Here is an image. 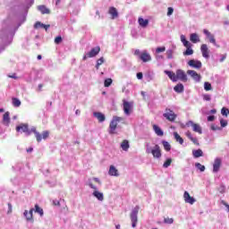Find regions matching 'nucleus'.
Segmentation results:
<instances>
[{
    "label": "nucleus",
    "instance_id": "f257e3e1",
    "mask_svg": "<svg viewBox=\"0 0 229 229\" xmlns=\"http://www.w3.org/2000/svg\"><path fill=\"white\" fill-rule=\"evenodd\" d=\"M165 74H167L168 78L174 82L180 81H182L183 83H187L189 80L187 78V73H185V72L182 69L176 70L175 73L174 72L165 70Z\"/></svg>",
    "mask_w": 229,
    "mask_h": 229
},
{
    "label": "nucleus",
    "instance_id": "f03ea898",
    "mask_svg": "<svg viewBox=\"0 0 229 229\" xmlns=\"http://www.w3.org/2000/svg\"><path fill=\"white\" fill-rule=\"evenodd\" d=\"M16 131H23V133H26V135L30 136L31 135V131L35 133V137L38 140V142H40L42 140V134L40 132L37 131V128L33 127L30 131V126L27 123H21L16 127Z\"/></svg>",
    "mask_w": 229,
    "mask_h": 229
},
{
    "label": "nucleus",
    "instance_id": "7ed1b4c3",
    "mask_svg": "<svg viewBox=\"0 0 229 229\" xmlns=\"http://www.w3.org/2000/svg\"><path fill=\"white\" fill-rule=\"evenodd\" d=\"M123 121V117L114 116L113 120L110 122L109 124V133L110 135H114L115 133V130H117V123Z\"/></svg>",
    "mask_w": 229,
    "mask_h": 229
},
{
    "label": "nucleus",
    "instance_id": "20e7f679",
    "mask_svg": "<svg viewBox=\"0 0 229 229\" xmlns=\"http://www.w3.org/2000/svg\"><path fill=\"white\" fill-rule=\"evenodd\" d=\"M139 214V206H136L132 211L131 212L130 217L132 225V228H135L137 226V223L139 221V218L137 217Z\"/></svg>",
    "mask_w": 229,
    "mask_h": 229
},
{
    "label": "nucleus",
    "instance_id": "39448f33",
    "mask_svg": "<svg viewBox=\"0 0 229 229\" xmlns=\"http://www.w3.org/2000/svg\"><path fill=\"white\" fill-rule=\"evenodd\" d=\"M123 105L125 115H130L133 112V102H128L126 99H123Z\"/></svg>",
    "mask_w": 229,
    "mask_h": 229
},
{
    "label": "nucleus",
    "instance_id": "423d86ee",
    "mask_svg": "<svg viewBox=\"0 0 229 229\" xmlns=\"http://www.w3.org/2000/svg\"><path fill=\"white\" fill-rule=\"evenodd\" d=\"M163 116L167 120L170 121V123H174V121H176V114H174V111L166 108L165 113L163 114Z\"/></svg>",
    "mask_w": 229,
    "mask_h": 229
},
{
    "label": "nucleus",
    "instance_id": "0eeeda50",
    "mask_svg": "<svg viewBox=\"0 0 229 229\" xmlns=\"http://www.w3.org/2000/svg\"><path fill=\"white\" fill-rule=\"evenodd\" d=\"M150 153L152 154L154 158H161L162 157V149L160 146L156 144L151 149Z\"/></svg>",
    "mask_w": 229,
    "mask_h": 229
},
{
    "label": "nucleus",
    "instance_id": "6e6552de",
    "mask_svg": "<svg viewBox=\"0 0 229 229\" xmlns=\"http://www.w3.org/2000/svg\"><path fill=\"white\" fill-rule=\"evenodd\" d=\"M187 74H189V76H191L192 80H194V81H197V82L201 81V75L199 74L196 71L188 70Z\"/></svg>",
    "mask_w": 229,
    "mask_h": 229
},
{
    "label": "nucleus",
    "instance_id": "1a4fd4ad",
    "mask_svg": "<svg viewBox=\"0 0 229 229\" xmlns=\"http://www.w3.org/2000/svg\"><path fill=\"white\" fill-rule=\"evenodd\" d=\"M183 199L185 203H189L190 205H194V203H196V199L191 197V194H189V191H184Z\"/></svg>",
    "mask_w": 229,
    "mask_h": 229
},
{
    "label": "nucleus",
    "instance_id": "9d476101",
    "mask_svg": "<svg viewBox=\"0 0 229 229\" xmlns=\"http://www.w3.org/2000/svg\"><path fill=\"white\" fill-rule=\"evenodd\" d=\"M100 51H101V47H95L87 54V56L88 58H94V56H98V55H99Z\"/></svg>",
    "mask_w": 229,
    "mask_h": 229
},
{
    "label": "nucleus",
    "instance_id": "9b49d317",
    "mask_svg": "<svg viewBox=\"0 0 229 229\" xmlns=\"http://www.w3.org/2000/svg\"><path fill=\"white\" fill-rule=\"evenodd\" d=\"M221 158L216 157L213 164V173H219V169H221Z\"/></svg>",
    "mask_w": 229,
    "mask_h": 229
},
{
    "label": "nucleus",
    "instance_id": "f8f14e48",
    "mask_svg": "<svg viewBox=\"0 0 229 229\" xmlns=\"http://www.w3.org/2000/svg\"><path fill=\"white\" fill-rule=\"evenodd\" d=\"M200 51L202 53V56L204 58H209L210 57V51L208 50V47L207 46V44H202L200 47Z\"/></svg>",
    "mask_w": 229,
    "mask_h": 229
},
{
    "label": "nucleus",
    "instance_id": "ddd939ff",
    "mask_svg": "<svg viewBox=\"0 0 229 229\" xmlns=\"http://www.w3.org/2000/svg\"><path fill=\"white\" fill-rule=\"evenodd\" d=\"M188 65H190V67H193V69H201L202 64L200 61L191 59L188 62Z\"/></svg>",
    "mask_w": 229,
    "mask_h": 229
},
{
    "label": "nucleus",
    "instance_id": "4468645a",
    "mask_svg": "<svg viewBox=\"0 0 229 229\" xmlns=\"http://www.w3.org/2000/svg\"><path fill=\"white\" fill-rule=\"evenodd\" d=\"M35 209L30 208V211L25 210L23 213V216L26 217L27 221H32L33 222V211Z\"/></svg>",
    "mask_w": 229,
    "mask_h": 229
},
{
    "label": "nucleus",
    "instance_id": "2eb2a0df",
    "mask_svg": "<svg viewBox=\"0 0 229 229\" xmlns=\"http://www.w3.org/2000/svg\"><path fill=\"white\" fill-rule=\"evenodd\" d=\"M191 127L193 131H195L196 133H199V135H201V133H203V130L201 129V126L198 123H194L192 122H191Z\"/></svg>",
    "mask_w": 229,
    "mask_h": 229
},
{
    "label": "nucleus",
    "instance_id": "dca6fc26",
    "mask_svg": "<svg viewBox=\"0 0 229 229\" xmlns=\"http://www.w3.org/2000/svg\"><path fill=\"white\" fill-rule=\"evenodd\" d=\"M140 58L144 62H151V55L148 52H142Z\"/></svg>",
    "mask_w": 229,
    "mask_h": 229
},
{
    "label": "nucleus",
    "instance_id": "f3484780",
    "mask_svg": "<svg viewBox=\"0 0 229 229\" xmlns=\"http://www.w3.org/2000/svg\"><path fill=\"white\" fill-rule=\"evenodd\" d=\"M108 13L111 15L112 19H117L119 17V13H117V9L115 7H110Z\"/></svg>",
    "mask_w": 229,
    "mask_h": 229
},
{
    "label": "nucleus",
    "instance_id": "a211bd4d",
    "mask_svg": "<svg viewBox=\"0 0 229 229\" xmlns=\"http://www.w3.org/2000/svg\"><path fill=\"white\" fill-rule=\"evenodd\" d=\"M94 117H96L98 121V123H104L105 119H106L105 117V114L103 113L100 112H95L93 113Z\"/></svg>",
    "mask_w": 229,
    "mask_h": 229
},
{
    "label": "nucleus",
    "instance_id": "6ab92c4d",
    "mask_svg": "<svg viewBox=\"0 0 229 229\" xmlns=\"http://www.w3.org/2000/svg\"><path fill=\"white\" fill-rule=\"evenodd\" d=\"M3 124L10 126V112H5L3 116Z\"/></svg>",
    "mask_w": 229,
    "mask_h": 229
},
{
    "label": "nucleus",
    "instance_id": "aec40b11",
    "mask_svg": "<svg viewBox=\"0 0 229 229\" xmlns=\"http://www.w3.org/2000/svg\"><path fill=\"white\" fill-rule=\"evenodd\" d=\"M108 174L110 176H119V170H117V168L112 165L109 167Z\"/></svg>",
    "mask_w": 229,
    "mask_h": 229
},
{
    "label": "nucleus",
    "instance_id": "412c9836",
    "mask_svg": "<svg viewBox=\"0 0 229 229\" xmlns=\"http://www.w3.org/2000/svg\"><path fill=\"white\" fill-rule=\"evenodd\" d=\"M153 130L155 131V133L158 136V137H164V131H162V129L160 127H158V125L154 124L153 125Z\"/></svg>",
    "mask_w": 229,
    "mask_h": 229
},
{
    "label": "nucleus",
    "instance_id": "4be33fe9",
    "mask_svg": "<svg viewBox=\"0 0 229 229\" xmlns=\"http://www.w3.org/2000/svg\"><path fill=\"white\" fill-rule=\"evenodd\" d=\"M38 10L39 12H41V13H42L43 15H45L46 13H47V14L51 13V11H50L47 7H46V5H38Z\"/></svg>",
    "mask_w": 229,
    "mask_h": 229
},
{
    "label": "nucleus",
    "instance_id": "5701e85b",
    "mask_svg": "<svg viewBox=\"0 0 229 229\" xmlns=\"http://www.w3.org/2000/svg\"><path fill=\"white\" fill-rule=\"evenodd\" d=\"M190 40L193 44H198V42H199V36H198V34H196V33H192L190 36Z\"/></svg>",
    "mask_w": 229,
    "mask_h": 229
},
{
    "label": "nucleus",
    "instance_id": "b1692460",
    "mask_svg": "<svg viewBox=\"0 0 229 229\" xmlns=\"http://www.w3.org/2000/svg\"><path fill=\"white\" fill-rule=\"evenodd\" d=\"M174 92H177V94H182L184 90L183 84L178 83L176 86L174 88Z\"/></svg>",
    "mask_w": 229,
    "mask_h": 229
},
{
    "label": "nucleus",
    "instance_id": "393cba45",
    "mask_svg": "<svg viewBox=\"0 0 229 229\" xmlns=\"http://www.w3.org/2000/svg\"><path fill=\"white\" fill-rule=\"evenodd\" d=\"M121 148L123 151L130 149V142L127 140H123L121 143Z\"/></svg>",
    "mask_w": 229,
    "mask_h": 229
},
{
    "label": "nucleus",
    "instance_id": "a878e982",
    "mask_svg": "<svg viewBox=\"0 0 229 229\" xmlns=\"http://www.w3.org/2000/svg\"><path fill=\"white\" fill-rule=\"evenodd\" d=\"M138 22L141 28H146L149 24V21L143 18H139Z\"/></svg>",
    "mask_w": 229,
    "mask_h": 229
},
{
    "label": "nucleus",
    "instance_id": "bb28decb",
    "mask_svg": "<svg viewBox=\"0 0 229 229\" xmlns=\"http://www.w3.org/2000/svg\"><path fill=\"white\" fill-rule=\"evenodd\" d=\"M93 196H95L98 201H103V199H105L103 193L99 192L98 191H95L93 192Z\"/></svg>",
    "mask_w": 229,
    "mask_h": 229
},
{
    "label": "nucleus",
    "instance_id": "cd10ccee",
    "mask_svg": "<svg viewBox=\"0 0 229 229\" xmlns=\"http://www.w3.org/2000/svg\"><path fill=\"white\" fill-rule=\"evenodd\" d=\"M192 155L194 158H199V157H203V150L201 149H197L192 151Z\"/></svg>",
    "mask_w": 229,
    "mask_h": 229
},
{
    "label": "nucleus",
    "instance_id": "c85d7f7f",
    "mask_svg": "<svg viewBox=\"0 0 229 229\" xmlns=\"http://www.w3.org/2000/svg\"><path fill=\"white\" fill-rule=\"evenodd\" d=\"M181 42H182L184 47H191V42L187 41V38L183 35H181Z\"/></svg>",
    "mask_w": 229,
    "mask_h": 229
},
{
    "label": "nucleus",
    "instance_id": "c756f323",
    "mask_svg": "<svg viewBox=\"0 0 229 229\" xmlns=\"http://www.w3.org/2000/svg\"><path fill=\"white\" fill-rule=\"evenodd\" d=\"M174 139L176 142H179V144H183V138L178 134V132H174Z\"/></svg>",
    "mask_w": 229,
    "mask_h": 229
},
{
    "label": "nucleus",
    "instance_id": "7c9ffc66",
    "mask_svg": "<svg viewBox=\"0 0 229 229\" xmlns=\"http://www.w3.org/2000/svg\"><path fill=\"white\" fill-rule=\"evenodd\" d=\"M184 56H191V55H194V50L190 47H186V51L183 52Z\"/></svg>",
    "mask_w": 229,
    "mask_h": 229
},
{
    "label": "nucleus",
    "instance_id": "2f4dec72",
    "mask_svg": "<svg viewBox=\"0 0 229 229\" xmlns=\"http://www.w3.org/2000/svg\"><path fill=\"white\" fill-rule=\"evenodd\" d=\"M35 212L39 214L40 217L44 216V209H42V208H40V206H38V204L35 205Z\"/></svg>",
    "mask_w": 229,
    "mask_h": 229
},
{
    "label": "nucleus",
    "instance_id": "473e14b6",
    "mask_svg": "<svg viewBox=\"0 0 229 229\" xmlns=\"http://www.w3.org/2000/svg\"><path fill=\"white\" fill-rule=\"evenodd\" d=\"M12 101H13V106H15L16 108H18V106H21V105L20 99L17 98H13Z\"/></svg>",
    "mask_w": 229,
    "mask_h": 229
},
{
    "label": "nucleus",
    "instance_id": "72a5a7b5",
    "mask_svg": "<svg viewBox=\"0 0 229 229\" xmlns=\"http://www.w3.org/2000/svg\"><path fill=\"white\" fill-rule=\"evenodd\" d=\"M162 144H163V148L165 151H171V144H169V142L163 140Z\"/></svg>",
    "mask_w": 229,
    "mask_h": 229
},
{
    "label": "nucleus",
    "instance_id": "f704fd0d",
    "mask_svg": "<svg viewBox=\"0 0 229 229\" xmlns=\"http://www.w3.org/2000/svg\"><path fill=\"white\" fill-rule=\"evenodd\" d=\"M171 164H173V159L172 158H167L165 163L163 164V167L165 169H167V167H169V165H171Z\"/></svg>",
    "mask_w": 229,
    "mask_h": 229
},
{
    "label": "nucleus",
    "instance_id": "c9c22d12",
    "mask_svg": "<svg viewBox=\"0 0 229 229\" xmlns=\"http://www.w3.org/2000/svg\"><path fill=\"white\" fill-rule=\"evenodd\" d=\"M103 64H105V58L100 57L97 61L96 69H99V66L103 65Z\"/></svg>",
    "mask_w": 229,
    "mask_h": 229
},
{
    "label": "nucleus",
    "instance_id": "e433bc0d",
    "mask_svg": "<svg viewBox=\"0 0 229 229\" xmlns=\"http://www.w3.org/2000/svg\"><path fill=\"white\" fill-rule=\"evenodd\" d=\"M195 167H197V169H199V171L201 173L205 171V165H201L200 163H196Z\"/></svg>",
    "mask_w": 229,
    "mask_h": 229
},
{
    "label": "nucleus",
    "instance_id": "4c0bfd02",
    "mask_svg": "<svg viewBox=\"0 0 229 229\" xmlns=\"http://www.w3.org/2000/svg\"><path fill=\"white\" fill-rule=\"evenodd\" d=\"M221 114H222V115H225V117H228V115H229V109L226 108V107H223L221 109Z\"/></svg>",
    "mask_w": 229,
    "mask_h": 229
},
{
    "label": "nucleus",
    "instance_id": "58836bf2",
    "mask_svg": "<svg viewBox=\"0 0 229 229\" xmlns=\"http://www.w3.org/2000/svg\"><path fill=\"white\" fill-rule=\"evenodd\" d=\"M204 89L208 91V90H212V84H210V82H205L204 83Z\"/></svg>",
    "mask_w": 229,
    "mask_h": 229
},
{
    "label": "nucleus",
    "instance_id": "ea45409f",
    "mask_svg": "<svg viewBox=\"0 0 229 229\" xmlns=\"http://www.w3.org/2000/svg\"><path fill=\"white\" fill-rule=\"evenodd\" d=\"M112 79L109 78V79H106L105 81H104V87H110V85H112Z\"/></svg>",
    "mask_w": 229,
    "mask_h": 229
},
{
    "label": "nucleus",
    "instance_id": "a19ab883",
    "mask_svg": "<svg viewBox=\"0 0 229 229\" xmlns=\"http://www.w3.org/2000/svg\"><path fill=\"white\" fill-rule=\"evenodd\" d=\"M164 223H165L166 225H173V223H174V220L173 218L166 217L164 219Z\"/></svg>",
    "mask_w": 229,
    "mask_h": 229
},
{
    "label": "nucleus",
    "instance_id": "79ce46f5",
    "mask_svg": "<svg viewBox=\"0 0 229 229\" xmlns=\"http://www.w3.org/2000/svg\"><path fill=\"white\" fill-rule=\"evenodd\" d=\"M220 124H221L222 128H225V126H228V121H226L225 119H221Z\"/></svg>",
    "mask_w": 229,
    "mask_h": 229
},
{
    "label": "nucleus",
    "instance_id": "37998d69",
    "mask_svg": "<svg viewBox=\"0 0 229 229\" xmlns=\"http://www.w3.org/2000/svg\"><path fill=\"white\" fill-rule=\"evenodd\" d=\"M165 51V47H159L156 49V53H164Z\"/></svg>",
    "mask_w": 229,
    "mask_h": 229
},
{
    "label": "nucleus",
    "instance_id": "c03bdc74",
    "mask_svg": "<svg viewBox=\"0 0 229 229\" xmlns=\"http://www.w3.org/2000/svg\"><path fill=\"white\" fill-rule=\"evenodd\" d=\"M43 26H44V23H42L40 21H38V22L35 23L34 28L36 30H38V28H43Z\"/></svg>",
    "mask_w": 229,
    "mask_h": 229
},
{
    "label": "nucleus",
    "instance_id": "a18cd8bd",
    "mask_svg": "<svg viewBox=\"0 0 229 229\" xmlns=\"http://www.w3.org/2000/svg\"><path fill=\"white\" fill-rule=\"evenodd\" d=\"M166 56L169 60H171V58H173V50H167Z\"/></svg>",
    "mask_w": 229,
    "mask_h": 229
},
{
    "label": "nucleus",
    "instance_id": "49530a36",
    "mask_svg": "<svg viewBox=\"0 0 229 229\" xmlns=\"http://www.w3.org/2000/svg\"><path fill=\"white\" fill-rule=\"evenodd\" d=\"M204 35H206L208 37V38L212 37V34L210 33V31H208V30L205 29L203 30Z\"/></svg>",
    "mask_w": 229,
    "mask_h": 229
},
{
    "label": "nucleus",
    "instance_id": "de8ad7c7",
    "mask_svg": "<svg viewBox=\"0 0 229 229\" xmlns=\"http://www.w3.org/2000/svg\"><path fill=\"white\" fill-rule=\"evenodd\" d=\"M42 137L46 140V139H47L49 137V131H43Z\"/></svg>",
    "mask_w": 229,
    "mask_h": 229
},
{
    "label": "nucleus",
    "instance_id": "09e8293b",
    "mask_svg": "<svg viewBox=\"0 0 229 229\" xmlns=\"http://www.w3.org/2000/svg\"><path fill=\"white\" fill-rule=\"evenodd\" d=\"M61 42H62V36H58L55 38V44H61Z\"/></svg>",
    "mask_w": 229,
    "mask_h": 229
},
{
    "label": "nucleus",
    "instance_id": "8fccbe9b",
    "mask_svg": "<svg viewBox=\"0 0 229 229\" xmlns=\"http://www.w3.org/2000/svg\"><path fill=\"white\" fill-rule=\"evenodd\" d=\"M191 142H193V144H195L196 146H199V141H198V138H192Z\"/></svg>",
    "mask_w": 229,
    "mask_h": 229
},
{
    "label": "nucleus",
    "instance_id": "3c124183",
    "mask_svg": "<svg viewBox=\"0 0 229 229\" xmlns=\"http://www.w3.org/2000/svg\"><path fill=\"white\" fill-rule=\"evenodd\" d=\"M203 99H204V101H210V99H211L210 95H208V94L203 95Z\"/></svg>",
    "mask_w": 229,
    "mask_h": 229
},
{
    "label": "nucleus",
    "instance_id": "603ef678",
    "mask_svg": "<svg viewBox=\"0 0 229 229\" xmlns=\"http://www.w3.org/2000/svg\"><path fill=\"white\" fill-rule=\"evenodd\" d=\"M209 38V42H211V44H214L216 46V38H214V35H212Z\"/></svg>",
    "mask_w": 229,
    "mask_h": 229
},
{
    "label": "nucleus",
    "instance_id": "864d4df0",
    "mask_svg": "<svg viewBox=\"0 0 229 229\" xmlns=\"http://www.w3.org/2000/svg\"><path fill=\"white\" fill-rule=\"evenodd\" d=\"M216 120V116H214V115H209V116H208V123H212L213 121H215Z\"/></svg>",
    "mask_w": 229,
    "mask_h": 229
},
{
    "label": "nucleus",
    "instance_id": "5fc2aeb1",
    "mask_svg": "<svg viewBox=\"0 0 229 229\" xmlns=\"http://www.w3.org/2000/svg\"><path fill=\"white\" fill-rule=\"evenodd\" d=\"M174 12V9H173V7H168V12H167V15H173V13Z\"/></svg>",
    "mask_w": 229,
    "mask_h": 229
},
{
    "label": "nucleus",
    "instance_id": "6e6d98bb",
    "mask_svg": "<svg viewBox=\"0 0 229 229\" xmlns=\"http://www.w3.org/2000/svg\"><path fill=\"white\" fill-rule=\"evenodd\" d=\"M185 135L188 137V139H190V140L193 138L192 133L190 131H186Z\"/></svg>",
    "mask_w": 229,
    "mask_h": 229
},
{
    "label": "nucleus",
    "instance_id": "4d7b16f0",
    "mask_svg": "<svg viewBox=\"0 0 229 229\" xmlns=\"http://www.w3.org/2000/svg\"><path fill=\"white\" fill-rule=\"evenodd\" d=\"M8 210H7V214H12L13 209H12V203H8Z\"/></svg>",
    "mask_w": 229,
    "mask_h": 229
},
{
    "label": "nucleus",
    "instance_id": "13d9d810",
    "mask_svg": "<svg viewBox=\"0 0 229 229\" xmlns=\"http://www.w3.org/2000/svg\"><path fill=\"white\" fill-rule=\"evenodd\" d=\"M221 203H222V205H224V207H226V208L228 209V212H229V205H228V203H226V201H225V200H222Z\"/></svg>",
    "mask_w": 229,
    "mask_h": 229
},
{
    "label": "nucleus",
    "instance_id": "bf43d9fd",
    "mask_svg": "<svg viewBox=\"0 0 229 229\" xmlns=\"http://www.w3.org/2000/svg\"><path fill=\"white\" fill-rule=\"evenodd\" d=\"M137 78H138V80H142V78H143L142 72H138L137 73Z\"/></svg>",
    "mask_w": 229,
    "mask_h": 229
},
{
    "label": "nucleus",
    "instance_id": "052dcab7",
    "mask_svg": "<svg viewBox=\"0 0 229 229\" xmlns=\"http://www.w3.org/2000/svg\"><path fill=\"white\" fill-rule=\"evenodd\" d=\"M44 87V85L43 84H38V92H42V88Z\"/></svg>",
    "mask_w": 229,
    "mask_h": 229
},
{
    "label": "nucleus",
    "instance_id": "680f3d73",
    "mask_svg": "<svg viewBox=\"0 0 229 229\" xmlns=\"http://www.w3.org/2000/svg\"><path fill=\"white\" fill-rule=\"evenodd\" d=\"M50 26H51V25L43 24V27H42V28H44V30H46V31H47V30H49Z\"/></svg>",
    "mask_w": 229,
    "mask_h": 229
},
{
    "label": "nucleus",
    "instance_id": "e2e57ef3",
    "mask_svg": "<svg viewBox=\"0 0 229 229\" xmlns=\"http://www.w3.org/2000/svg\"><path fill=\"white\" fill-rule=\"evenodd\" d=\"M134 55H135L136 56H139V55H140V50L136 49V50L134 51Z\"/></svg>",
    "mask_w": 229,
    "mask_h": 229
},
{
    "label": "nucleus",
    "instance_id": "0e129e2a",
    "mask_svg": "<svg viewBox=\"0 0 229 229\" xmlns=\"http://www.w3.org/2000/svg\"><path fill=\"white\" fill-rule=\"evenodd\" d=\"M89 187H90L91 189H94V191H97V190H98V188H97L94 184H92V183H89Z\"/></svg>",
    "mask_w": 229,
    "mask_h": 229
},
{
    "label": "nucleus",
    "instance_id": "69168bd1",
    "mask_svg": "<svg viewBox=\"0 0 229 229\" xmlns=\"http://www.w3.org/2000/svg\"><path fill=\"white\" fill-rule=\"evenodd\" d=\"M226 60V55H224L222 58L220 59V62H225Z\"/></svg>",
    "mask_w": 229,
    "mask_h": 229
},
{
    "label": "nucleus",
    "instance_id": "338daca9",
    "mask_svg": "<svg viewBox=\"0 0 229 229\" xmlns=\"http://www.w3.org/2000/svg\"><path fill=\"white\" fill-rule=\"evenodd\" d=\"M9 78H13V80H17V76H15V74L10 75Z\"/></svg>",
    "mask_w": 229,
    "mask_h": 229
},
{
    "label": "nucleus",
    "instance_id": "774afa93",
    "mask_svg": "<svg viewBox=\"0 0 229 229\" xmlns=\"http://www.w3.org/2000/svg\"><path fill=\"white\" fill-rule=\"evenodd\" d=\"M94 181H95L97 183H101V182H99V179H98V178H94Z\"/></svg>",
    "mask_w": 229,
    "mask_h": 229
}]
</instances>
